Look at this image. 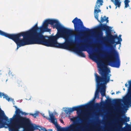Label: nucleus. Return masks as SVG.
<instances>
[{
    "instance_id": "14",
    "label": "nucleus",
    "mask_w": 131,
    "mask_h": 131,
    "mask_svg": "<svg viewBox=\"0 0 131 131\" xmlns=\"http://www.w3.org/2000/svg\"><path fill=\"white\" fill-rule=\"evenodd\" d=\"M81 129V126H76L75 125H73L69 128V129H71L73 131H80Z\"/></svg>"
},
{
    "instance_id": "22",
    "label": "nucleus",
    "mask_w": 131,
    "mask_h": 131,
    "mask_svg": "<svg viewBox=\"0 0 131 131\" xmlns=\"http://www.w3.org/2000/svg\"><path fill=\"white\" fill-rule=\"evenodd\" d=\"M38 113L36 112L34 114V116L33 117L34 118H35L36 117V116H38Z\"/></svg>"
},
{
    "instance_id": "17",
    "label": "nucleus",
    "mask_w": 131,
    "mask_h": 131,
    "mask_svg": "<svg viewBox=\"0 0 131 131\" xmlns=\"http://www.w3.org/2000/svg\"><path fill=\"white\" fill-rule=\"evenodd\" d=\"M2 96H3L4 98H5L6 100L9 101L10 100V98L6 94H5L3 93H2L0 92V97L1 98Z\"/></svg>"
},
{
    "instance_id": "9",
    "label": "nucleus",
    "mask_w": 131,
    "mask_h": 131,
    "mask_svg": "<svg viewBox=\"0 0 131 131\" xmlns=\"http://www.w3.org/2000/svg\"><path fill=\"white\" fill-rule=\"evenodd\" d=\"M27 128L26 129V131H34L35 130L38 129V128H40L41 129L43 130L47 131V130L45 127H41L39 126H37L36 125H34L30 124V123L28 125H26Z\"/></svg>"
},
{
    "instance_id": "36",
    "label": "nucleus",
    "mask_w": 131,
    "mask_h": 131,
    "mask_svg": "<svg viewBox=\"0 0 131 131\" xmlns=\"http://www.w3.org/2000/svg\"><path fill=\"white\" fill-rule=\"evenodd\" d=\"M119 92H116V94H117V93H119Z\"/></svg>"
},
{
    "instance_id": "7",
    "label": "nucleus",
    "mask_w": 131,
    "mask_h": 131,
    "mask_svg": "<svg viewBox=\"0 0 131 131\" xmlns=\"http://www.w3.org/2000/svg\"><path fill=\"white\" fill-rule=\"evenodd\" d=\"M103 2V0H97L95 7L94 13L95 14L94 15V17L99 22H100V21L99 19V14L97 13L101 12V10L99 9L100 8V6L102 5Z\"/></svg>"
},
{
    "instance_id": "39",
    "label": "nucleus",
    "mask_w": 131,
    "mask_h": 131,
    "mask_svg": "<svg viewBox=\"0 0 131 131\" xmlns=\"http://www.w3.org/2000/svg\"><path fill=\"white\" fill-rule=\"evenodd\" d=\"M69 128L68 129H67V130H70V129H69Z\"/></svg>"
},
{
    "instance_id": "23",
    "label": "nucleus",
    "mask_w": 131,
    "mask_h": 131,
    "mask_svg": "<svg viewBox=\"0 0 131 131\" xmlns=\"http://www.w3.org/2000/svg\"><path fill=\"white\" fill-rule=\"evenodd\" d=\"M99 57L97 56H96L95 58H96V60L97 61L100 62L101 61V60L99 58Z\"/></svg>"
},
{
    "instance_id": "1",
    "label": "nucleus",
    "mask_w": 131,
    "mask_h": 131,
    "mask_svg": "<svg viewBox=\"0 0 131 131\" xmlns=\"http://www.w3.org/2000/svg\"><path fill=\"white\" fill-rule=\"evenodd\" d=\"M74 24L75 31L77 34L74 35V41L72 39L71 36L73 31L71 29L66 28L62 26L57 20L55 19H47L40 27L41 31L42 34L45 32H50L51 30L48 28V24L52 26L53 28H56L58 32L54 36L49 37L47 39L45 46L47 47L67 49L69 47L74 44H78L79 41H82V38L80 35L83 32V29H86L85 32L90 33L93 29L86 28L83 25L81 20L75 17L72 21Z\"/></svg>"
},
{
    "instance_id": "15",
    "label": "nucleus",
    "mask_w": 131,
    "mask_h": 131,
    "mask_svg": "<svg viewBox=\"0 0 131 131\" xmlns=\"http://www.w3.org/2000/svg\"><path fill=\"white\" fill-rule=\"evenodd\" d=\"M102 84H103L104 85L103 86H101V87H102L103 88L102 89H101H101L100 90V92L101 94V95L102 96V97L101 98V100H102L103 97L104 96H105V91L106 90L105 89V86L104 85V84H103V83H102Z\"/></svg>"
},
{
    "instance_id": "30",
    "label": "nucleus",
    "mask_w": 131,
    "mask_h": 131,
    "mask_svg": "<svg viewBox=\"0 0 131 131\" xmlns=\"http://www.w3.org/2000/svg\"><path fill=\"white\" fill-rule=\"evenodd\" d=\"M90 57L91 58L92 57H94L93 55H92L90 56Z\"/></svg>"
},
{
    "instance_id": "5",
    "label": "nucleus",
    "mask_w": 131,
    "mask_h": 131,
    "mask_svg": "<svg viewBox=\"0 0 131 131\" xmlns=\"http://www.w3.org/2000/svg\"><path fill=\"white\" fill-rule=\"evenodd\" d=\"M109 47L112 49L109 52L106 53L105 56L108 58L107 60L108 65L112 67L119 68L120 66V61L118 53L113 49L112 45H110Z\"/></svg>"
},
{
    "instance_id": "8",
    "label": "nucleus",
    "mask_w": 131,
    "mask_h": 131,
    "mask_svg": "<svg viewBox=\"0 0 131 131\" xmlns=\"http://www.w3.org/2000/svg\"><path fill=\"white\" fill-rule=\"evenodd\" d=\"M88 105H82L80 106L73 107L72 108H68V110H65L64 112L66 114L70 115L71 114V113L73 111H78L81 110L82 109L87 108L88 107Z\"/></svg>"
},
{
    "instance_id": "25",
    "label": "nucleus",
    "mask_w": 131,
    "mask_h": 131,
    "mask_svg": "<svg viewBox=\"0 0 131 131\" xmlns=\"http://www.w3.org/2000/svg\"><path fill=\"white\" fill-rule=\"evenodd\" d=\"M71 120L72 121H75L76 120V118H71Z\"/></svg>"
},
{
    "instance_id": "29",
    "label": "nucleus",
    "mask_w": 131,
    "mask_h": 131,
    "mask_svg": "<svg viewBox=\"0 0 131 131\" xmlns=\"http://www.w3.org/2000/svg\"><path fill=\"white\" fill-rule=\"evenodd\" d=\"M29 115L32 116L33 117L34 116V114L30 113L29 114Z\"/></svg>"
},
{
    "instance_id": "27",
    "label": "nucleus",
    "mask_w": 131,
    "mask_h": 131,
    "mask_svg": "<svg viewBox=\"0 0 131 131\" xmlns=\"http://www.w3.org/2000/svg\"><path fill=\"white\" fill-rule=\"evenodd\" d=\"M60 122L61 123H64V122H63V121L62 119H60Z\"/></svg>"
},
{
    "instance_id": "42",
    "label": "nucleus",
    "mask_w": 131,
    "mask_h": 131,
    "mask_svg": "<svg viewBox=\"0 0 131 131\" xmlns=\"http://www.w3.org/2000/svg\"><path fill=\"white\" fill-rule=\"evenodd\" d=\"M39 130H40V129H39Z\"/></svg>"
},
{
    "instance_id": "28",
    "label": "nucleus",
    "mask_w": 131,
    "mask_h": 131,
    "mask_svg": "<svg viewBox=\"0 0 131 131\" xmlns=\"http://www.w3.org/2000/svg\"><path fill=\"white\" fill-rule=\"evenodd\" d=\"M128 84H127V83H126L125 84V86L126 87H128Z\"/></svg>"
},
{
    "instance_id": "4",
    "label": "nucleus",
    "mask_w": 131,
    "mask_h": 131,
    "mask_svg": "<svg viewBox=\"0 0 131 131\" xmlns=\"http://www.w3.org/2000/svg\"><path fill=\"white\" fill-rule=\"evenodd\" d=\"M98 67L100 69V74L101 76H99L96 73L95 74V80L97 84V90L95 94V99L96 97L99 98V92L101 89V86L104 85L102 83L106 84L110 81V77L111 76V74H109L110 72L109 69L107 68L105 70L104 69L101 64L99 65Z\"/></svg>"
},
{
    "instance_id": "35",
    "label": "nucleus",
    "mask_w": 131,
    "mask_h": 131,
    "mask_svg": "<svg viewBox=\"0 0 131 131\" xmlns=\"http://www.w3.org/2000/svg\"><path fill=\"white\" fill-rule=\"evenodd\" d=\"M114 94V93H112V95H113V94Z\"/></svg>"
},
{
    "instance_id": "41",
    "label": "nucleus",
    "mask_w": 131,
    "mask_h": 131,
    "mask_svg": "<svg viewBox=\"0 0 131 131\" xmlns=\"http://www.w3.org/2000/svg\"><path fill=\"white\" fill-rule=\"evenodd\" d=\"M104 38V39H105V38Z\"/></svg>"
},
{
    "instance_id": "13",
    "label": "nucleus",
    "mask_w": 131,
    "mask_h": 131,
    "mask_svg": "<svg viewBox=\"0 0 131 131\" xmlns=\"http://www.w3.org/2000/svg\"><path fill=\"white\" fill-rule=\"evenodd\" d=\"M49 116L51 122L52 123L55 124L56 127L57 128L58 130L59 131H61L62 130V129L60 127L59 125L57 124L56 122H55V120H56V119L55 118L53 114H50Z\"/></svg>"
},
{
    "instance_id": "21",
    "label": "nucleus",
    "mask_w": 131,
    "mask_h": 131,
    "mask_svg": "<svg viewBox=\"0 0 131 131\" xmlns=\"http://www.w3.org/2000/svg\"><path fill=\"white\" fill-rule=\"evenodd\" d=\"M106 102L107 103L110 104L112 102V101L110 99H107Z\"/></svg>"
},
{
    "instance_id": "32",
    "label": "nucleus",
    "mask_w": 131,
    "mask_h": 131,
    "mask_svg": "<svg viewBox=\"0 0 131 131\" xmlns=\"http://www.w3.org/2000/svg\"><path fill=\"white\" fill-rule=\"evenodd\" d=\"M1 31H2V30H0V35H1Z\"/></svg>"
},
{
    "instance_id": "10",
    "label": "nucleus",
    "mask_w": 131,
    "mask_h": 131,
    "mask_svg": "<svg viewBox=\"0 0 131 131\" xmlns=\"http://www.w3.org/2000/svg\"><path fill=\"white\" fill-rule=\"evenodd\" d=\"M73 51L77 53L81 57L85 58V55L82 51H86L85 47L83 46H81L78 48H74L72 49Z\"/></svg>"
},
{
    "instance_id": "34",
    "label": "nucleus",
    "mask_w": 131,
    "mask_h": 131,
    "mask_svg": "<svg viewBox=\"0 0 131 131\" xmlns=\"http://www.w3.org/2000/svg\"><path fill=\"white\" fill-rule=\"evenodd\" d=\"M118 127H119V128H122V127H121V126H118Z\"/></svg>"
},
{
    "instance_id": "2",
    "label": "nucleus",
    "mask_w": 131,
    "mask_h": 131,
    "mask_svg": "<svg viewBox=\"0 0 131 131\" xmlns=\"http://www.w3.org/2000/svg\"><path fill=\"white\" fill-rule=\"evenodd\" d=\"M40 27H38L37 23L30 30L17 34H9L2 31L1 35L12 39L16 43L17 49L21 46L30 44H37L45 46L47 41L46 37L41 31Z\"/></svg>"
},
{
    "instance_id": "19",
    "label": "nucleus",
    "mask_w": 131,
    "mask_h": 131,
    "mask_svg": "<svg viewBox=\"0 0 131 131\" xmlns=\"http://www.w3.org/2000/svg\"><path fill=\"white\" fill-rule=\"evenodd\" d=\"M108 18L107 17L106 18L105 16H104L103 17L102 16L101 18V21L100 22H103L105 21H106V23H108Z\"/></svg>"
},
{
    "instance_id": "3",
    "label": "nucleus",
    "mask_w": 131,
    "mask_h": 131,
    "mask_svg": "<svg viewBox=\"0 0 131 131\" xmlns=\"http://www.w3.org/2000/svg\"><path fill=\"white\" fill-rule=\"evenodd\" d=\"M16 109L15 111L16 114H14L13 118L14 123L9 125L8 126L10 131H19L20 128H24L26 125H28L30 123V120L26 117H23L21 115H26L28 114L21 111L18 108L17 106H15Z\"/></svg>"
},
{
    "instance_id": "6",
    "label": "nucleus",
    "mask_w": 131,
    "mask_h": 131,
    "mask_svg": "<svg viewBox=\"0 0 131 131\" xmlns=\"http://www.w3.org/2000/svg\"><path fill=\"white\" fill-rule=\"evenodd\" d=\"M129 93L127 96L123 98V101L124 105L127 107L131 104V80L129 81Z\"/></svg>"
},
{
    "instance_id": "24",
    "label": "nucleus",
    "mask_w": 131,
    "mask_h": 131,
    "mask_svg": "<svg viewBox=\"0 0 131 131\" xmlns=\"http://www.w3.org/2000/svg\"><path fill=\"white\" fill-rule=\"evenodd\" d=\"M115 45L117 44H120L121 43V42L118 41L117 42H115Z\"/></svg>"
},
{
    "instance_id": "37",
    "label": "nucleus",
    "mask_w": 131,
    "mask_h": 131,
    "mask_svg": "<svg viewBox=\"0 0 131 131\" xmlns=\"http://www.w3.org/2000/svg\"><path fill=\"white\" fill-rule=\"evenodd\" d=\"M65 129V130H66L67 129Z\"/></svg>"
},
{
    "instance_id": "38",
    "label": "nucleus",
    "mask_w": 131,
    "mask_h": 131,
    "mask_svg": "<svg viewBox=\"0 0 131 131\" xmlns=\"http://www.w3.org/2000/svg\"><path fill=\"white\" fill-rule=\"evenodd\" d=\"M109 7H110V8H111V6H110Z\"/></svg>"
},
{
    "instance_id": "16",
    "label": "nucleus",
    "mask_w": 131,
    "mask_h": 131,
    "mask_svg": "<svg viewBox=\"0 0 131 131\" xmlns=\"http://www.w3.org/2000/svg\"><path fill=\"white\" fill-rule=\"evenodd\" d=\"M115 5L116 6L115 8H116L117 7H119L121 6V2L119 1L120 0H111Z\"/></svg>"
},
{
    "instance_id": "33",
    "label": "nucleus",
    "mask_w": 131,
    "mask_h": 131,
    "mask_svg": "<svg viewBox=\"0 0 131 131\" xmlns=\"http://www.w3.org/2000/svg\"><path fill=\"white\" fill-rule=\"evenodd\" d=\"M93 103H91L89 105H92V104Z\"/></svg>"
},
{
    "instance_id": "40",
    "label": "nucleus",
    "mask_w": 131,
    "mask_h": 131,
    "mask_svg": "<svg viewBox=\"0 0 131 131\" xmlns=\"http://www.w3.org/2000/svg\"><path fill=\"white\" fill-rule=\"evenodd\" d=\"M123 90H125V89H123Z\"/></svg>"
},
{
    "instance_id": "11",
    "label": "nucleus",
    "mask_w": 131,
    "mask_h": 131,
    "mask_svg": "<svg viewBox=\"0 0 131 131\" xmlns=\"http://www.w3.org/2000/svg\"><path fill=\"white\" fill-rule=\"evenodd\" d=\"M107 38L109 40L110 43L112 44L115 43V39H118V41L120 42L122 40V38H118L117 35H113L110 32L108 34V36L107 37Z\"/></svg>"
},
{
    "instance_id": "20",
    "label": "nucleus",
    "mask_w": 131,
    "mask_h": 131,
    "mask_svg": "<svg viewBox=\"0 0 131 131\" xmlns=\"http://www.w3.org/2000/svg\"><path fill=\"white\" fill-rule=\"evenodd\" d=\"M130 1L129 0H125L124 3H125V7L127 8L129 6V3Z\"/></svg>"
},
{
    "instance_id": "26",
    "label": "nucleus",
    "mask_w": 131,
    "mask_h": 131,
    "mask_svg": "<svg viewBox=\"0 0 131 131\" xmlns=\"http://www.w3.org/2000/svg\"><path fill=\"white\" fill-rule=\"evenodd\" d=\"M90 113H88L86 115V116H90Z\"/></svg>"
},
{
    "instance_id": "18",
    "label": "nucleus",
    "mask_w": 131,
    "mask_h": 131,
    "mask_svg": "<svg viewBox=\"0 0 131 131\" xmlns=\"http://www.w3.org/2000/svg\"><path fill=\"white\" fill-rule=\"evenodd\" d=\"M120 121L123 123H124L125 122H129V117H127L126 116H125L124 118H121Z\"/></svg>"
},
{
    "instance_id": "31",
    "label": "nucleus",
    "mask_w": 131,
    "mask_h": 131,
    "mask_svg": "<svg viewBox=\"0 0 131 131\" xmlns=\"http://www.w3.org/2000/svg\"><path fill=\"white\" fill-rule=\"evenodd\" d=\"M121 35H119V37L118 38H121Z\"/></svg>"
},
{
    "instance_id": "12",
    "label": "nucleus",
    "mask_w": 131,
    "mask_h": 131,
    "mask_svg": "<svg viewBox=\"0 0 131 131\" xmlns=\"http://www.w3.org/2000/svg\"><path fill=\"white\" fill-rule=\"evenodd\" d=\"M110 27L107 26L106 24H101V25L97 28V29L100 31L99 32L100 33H102L101 30H105L107 33V36L110 32L111 33L109 28Z\"/></svg>"
}]
</instances>
